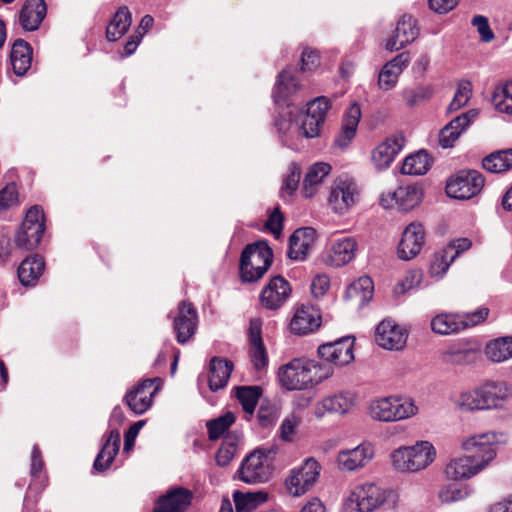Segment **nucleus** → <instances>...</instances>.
<instances>
[{
    "instance_id": "f257e3e1",
    "label": "nucleus",
    "mask_w": 512,
    "mask_h": 512,
    "mask_svg": "<svg viewBox=\"0 0 512 512\" xmlns=\"http://www.w3.org/2000/svg\"><path fill=\"white\" fill-rule=\"evenodd\" d=\"M496 443L497 435L493 432L469 437L462 443V448L471 455L451 459L445 467V476L453 481L472 478L494 459Z\"/></svg>"
},
{
    "instance_id": "f03ea898",
    "label": "nucleus",
    "mask_w": 512,
    "mask_h": 512,
    "mask_svg": "<svg viewBox=\"0 0 512 512\" xmlns=\"http://www.w3.org/2000/svg\"><path fill=\"white\" fill-rule=\"evenodd\" d=\"M512 398V384L488 380L473 390L461 393L458 405L466 411L503 408Z\"/></svg>"
},
{
    "instance_id": "7ed1b4c3",
    "label": "nucleus",
    "mask_w": 512,
    "mask_h": 512,
    "mask_svg": "<svg viewBox=\"0 0 512 512\" xmlns=\"http://www.w3.org/2000/svg\"><path fill=\"white\" fill-rule=\"evenodd\" d=\"M398 502L397 493L374 482H366L356 486L343 504V512H374L387 507H395Z\"/></svg>"
},
{
    "instance_id": "20e7f679",
    "label": "nucleus",
    "mask_w": 512,
    "mask_h": 512,
    "mask_svg": "<svg viewBox=\"0 0 512 512\" xmlns=\"http://www.w3.org/2000/svg\"><path fill=\"white\" fill-rule=\"evenodd\" d=\"M333 374L332 367L314 361L293 359L279 369L281 385L287 390H302L318 384Z\"/></svg>"
},
{
    "instance_id": "39448f33",
    "label": "nucleus",
    "mask_w": 512,
    "mask_h": 512,
    "mask_svg": "<svg viewBox=\"0 0 512 512\" xmlns=\"http://www.w3.org/2000/svg\"><path fill=\"white\" fill-rule=\"evenodd\" d=\"M436 457L434 446L428 441H419L413 446H403L390 455L392 466L401 472H418L427 468Z\"/></svg>"
},
{
    "instance_id": "423d86ee",
    "label": "nucleus",
    "mask_w": 512,
    "mask_h": 512,
    "mask_svg": "<svg viewBox=\"0 0 512 512\" xmlns=\"http://www.w3.org/2000/svg\"><path fill=\"white\" fill-rule=\"evenodd\" d=\"M275 451L272 448H258L247 455L237 471L238 478L247 484L264 483L273 471Z\"/></svg>"
},
{
    "instance_id": "0eeeda50",
    "label": "nucleus",
    "mask_w": 512,
    "mask_h": 512,
    "mask_svg": "<svg viewBox=\"0 0 512 512\" xmlns=\"http://www.w3.org/2000/svg\"><path fill=\"white\" fill-rule=\"evenodd\" d=\"M368 411L373 420L395 422L413 417L418 407L410 398L389 396L372 400Z\"/></svg>"
},
{
    "instance_id": "6e6552de",
    "label": "nucleus",
    "mask_w": 512,
    "mask_h": 512,
    "mask_svg": "<svg viewBox=\"0 0 512 512\" xmlns=\"http://www.w3.org/2000/svg\"><path fill=\"white\" fill-rule=\"evenodd\" d=\"M272 263V251L264 242L248 244L240 257V275L243 282L259 280Z\"/></svg>"
},
{
    "instance_id": "1a4fd4ad",
    "label": "nucleus",
    "mask_w": 512,
    "mask_h": 512,
    "mask_svg": "<svg viewBox=\"0 0 512 512\" xmlns=\"http://www.w3.org/2000/svg\"><path fill=\"white\" fill-rule=\"evenodd\" d=\"M272 263V251L264 242L248 244L240 257V275L243 282L259 280Z\"/></svg>"
},
{
    "instance_id": "9d476101",
    "label": "nucleus",
    "mask_w": 512,
    "mask_h": 512,
    "mask_svg": "<svg viewBox=\"0 0 512 512\" xmlns=\"http://www.w3.org/2000/svg\"><path fill=\"white\" fill-rule=\"evenodd\" d=\"M272 263V251L264 242L248 244L240 257V275L243 282L259 280Z\"/></svg>"
},
{
    "instance_id": "9b49d317",
    "label": "nucleus",
    "mask_w": 512,
    "mask_h": 512,
    "mask_svg": "<svg viewBox=\"0 0 512 512\" xmlns=\"http://www.w3.org/2000/svg\"><path fill=\"white\" fill-rule=\"evenodd\" d=\"M484 176L477 170H461L452 175L446 183V194L457 200H469L483 189Z\"/></svg>"
},
{
    "instance_id": "f8f14e48",
    "label": "nucleus",
    "mask_w": 512,
    "mask_h": 512,
    "mask_svg": "<svg viewBox=\"0 0 512 512\" xmlns=\"http://www.w3.org/2000/svg\"><path fill=\"white\" fill-rule=\"evenodd\" d=\"M44 213L38 206L31 207L15 236V244L18 248L30 251L35 249L44 234Z\"/></svg>"
},
{
    "instance_id": "ddd939ff",
    "label": "nucleus",
    "mask_w": 512,
    "mask_h": 512,
    "mask_svg": "<svg viewBox=\"0 0 512 512\" xmlns=\"http://www.w3.org/2000/svg\"><path fill=\"white\" fill-rule=\"evenodd\" d=\"M359 188L349 176H339L333 183L328 198L331 209L340 215L347 213L359 201Z\"/></svg>"
},
{
    "instance_id": "4468645a",
    "label": "nucleus",
    "mask_w": 512,
    "mask_h": 512,
    "mask_svg": "<svg viewBox=\"0 0 512 512\" xmlns=\"http://www.w3.org/2000/svg\"><path fill=\"white\" fill-rule=\"evenodd\" d=\"M320 471L321 466L315 459H306L300 467L291 470L286 478L285 485L288 493L294 497L304 495L317 482Z\"/></svg>"
},
{
    "instance_id": "2eb2a0df",
    "label": "nucleus",
    "mask_w": 512,
    "mask_h": 512,
    "mask_svg": "<svg viewBox=\"0 0 512 512\" xmlns=\"http://www.w3.org/2000/svg\"><path fill=\"white\" fill-rule=\"evenodd\" d=\"M329 108L330 102L325 96L317 97L308 102L306 113L302 117V124L295 130L296 133L305 138L318 136Z\"/></svg>"
},
{
    "instance_id": "dca6fc26",
    "label": "nucleus",
    "mask_w": 512,
    "mask_h": 512,
    "mask_svg": "<svg viewBox=\"0 0 512 512\" xmlns=\"http://www.w3.org/2000/svg\"><path fill=\"white\" fill-rule=\"evenodd\" d=\"M160 381V378L143 379L126 392L123 400L134 414H144L151 407L152 399L159 390L158 386L153 385Z\"/></svg>"
},
{
    "instance_id": "f3484780",
    "label": "nucleus",
    "mask_w": 512,
    "mask_h": 512,
    "mask_svg": "<svg viewBox=\"0 0 512 512\" xmlns=\"http://www.w3.org/2000/svg\"><path fill=\"white\" fill-rule=\"evenodd\" d=\"M198 325V314L194 306L182 301L173 318V328L180 344L187 343L195 334Z\"/></svg>"
},
{
    "instance_id": "a211bd4d",
    "label": "nucleus",
    "mask_w": 512,
    "mask_h": 512,
    "mask_svg": "<svg viewBox=\"0 0 512 512\" xmlns=\"http://www.w3.org/2000/svg\"><path fill=\"white\" fill-rule=\"evenodd\" d=\"M407 337V330L390 319L383 320L376 327L375 341L386 350H401Z\"/></svg>"
},
{
    "instance_id": "6ab92c4d",
    "label": "nucleus",
    "mask_w": 512,
    "mask_h": 512,
    "mask_svg": "<svg viewBox=\"0 0 512 512\" xmlns=\"http://www.w3.org/2000/svg\"><path fill=\"white\" fill-rule=\"evenodd\" d=\"M402 134H393L379 143L372 151L371 161L377 171L386 170L404 147Z\"/></svg>"
},
{
    "instance_id": "aec40b11",
    "label": "nucleus",
    "mask_w": 512,
    "mask_h": 512,
    "mask_svg": "<svg viewBox=\"0 0 512 512\" xmlns=\"http://www.w3.org/2000/svg\"><path fill=\"white\" fill-rule=\"evenodd\" d=\"M354 339L342 337L333 342L322 344L318 348L319 356L328 363L334 365H347L354 359Z\"/></svg>"
},
{
    "instance_id": "412c9836",
    "label": "nucleus",
    "mask_w": 512,
    "mask_h": 512,
    "mask_svg": "<svg viewBox=\"0 0 512 512\" xmlns=\"http://www.w3.org/2000/svg\"><path fill=\"white\" fill-rule=\"evenodd\" d=\"M425 243V230L421 223L412 222L403 231L398 245V256L402 260H411L422 250Z\"/></svg>"
},
{
    "instance_id": "4be33fe9",
    "label": "nucleus",
    "mask_w": 512,
    "mask_h": 512,
    "mask_svg": "<svg viewBox=\"0 0 512 512\" xmlns=\"http://www.w3.org/2000/svg\"><path fill=\"white\" fill-rule=\"evenodd\" d=\"M373 457V445L369 442H363L352 449L339 451L337 465L342 471H355L367 465Z\"/></svg>"
},
{
    "instance_id": "5701e85b",
    "label": "nucleus",
    "mask_w": 512,
    "mask_h": 512,
    "mask_svg": "<svg viewBox=\"0 0 512 512\" xmlns=\"http://www.w3.org/2000/svg\"><path fill=\"white\" fill-rule=\"evenodd\" d=\"M321 325L320 311L310 304L296 307L290 321L291 332L296 335H307L316 331Z\"/></svg>"
},
{
    "instance_id": "b1692460",
    "label": "nucleus",
    "mask_w": 512,
    "mask_h": 512,
    "mask_svg": "<svg viewBox=\"0 0 512 512\" xmlns=\"http://www.w3.org/2000/svg\"><path fill=\"white\" fill-rule=\"evenodd\" d=\"M291 287L282 276L273 277L260 294L261 305L269 310L279 309L289 298Z\"/></svg>"
},
{
    "instance_id": "393cba45",
    "label": "nucleus",
    "mask_w": 512,
    "mask_h": 512,
    "mask_svg": "<svg viewBox=\"0 0 512 512\" xmlns=\"http://www.w3.org/2000/svg\"><path fill=\"white\" fill-rule=\"evenodd\" d=\"M355 401L356 395L353 392L341 391L317 402L314 407V415L321 419L327 413L345 414L354 406Z\"/></svg>"
},
{
    "instance_id": "a878e982",
    "label": "nucleus",
    "mask_w": 512,
    "mask_h": 512,
    "mask_svg": "<svg viewBox=\"0 0 512 512\" xmlns=\"http://www.w3.org/2000/svg\"><path fill=\"white\" fill-rule=\"evenodd\" d=\"M192 499L191 490L174 487L158 498L153 512H184L191 505Z\"/></svg>"
},
{
    "instance_id": "bb28decb",
    "label": "nucleus",
    "mask_w": 512,
    "mask_h": 512,
    "mask_svg": "<svg viewBox=\"0 0 512 512\" xmlns=\"http://www.w3.org/2000/svg\"><path fill=\"white\" fill-rule=\"evenodd\" d=\"M418 36L416 20L409 15H403L395 28L393 35L387 39L385 48L389 51H398L412 43Z\"/></svg>"
},
{
    "instance_id": "cd10ccee",
    "label": "nucleus",
    "mask_w": 512,
    "mask_h": 512,
    "mask_svg": "<svg viewBox=\"0 0 512 512\" xmlns=\"http://www.w3.org/2000/svg\"><path fill=\"white\" fill-rule=\"evenodd\" d=\"M476 116L475 110H469L451 120L439 133V145L442 148H451Z\"/></svg>"
},
{
    "instance_id": "c85d7f7f",
    "label": "nucleus",
    "mask_w": 512,
    "mask_h": 512,
    "mask_svg": "<svg viewBox=\"0 0 512 512\" xmlns=\"http://www.w3.org/2000/svg\"><path fill=\"white\" fill-rule=\"evenodd\" d=\"M356 250L357 242L354 238L348 236L335 238L331 242L327 263L334 267L343 266L355 257Z\"/></svg>"
},
{
    "instance_id": "c756f323",
    "label": "nucleus",
    "mask_w": 512,
    "mask_h": 512,
    "mask_svg": "<svg viewBox=\"0 0 512 512\" xmlns=\"http://www.w3.org/2000/svg\"><path fill=\"white\" fill-rule=\"evenodd\" d=\"M315 233L311 227L295 230L289 239L288 257L295 261L305 260L314 245Z\"/></svg>"
},
{
    "instance_id": "7c9ffc66",
    "label": "nucleus",
    "mask_w": 512,
    "mask_h": 512,
    "mask_svg": "<svg viewBox=\"0 0 512 512\" xmlns=\"http://www.w3.org/2000/svg\"><path fill=\"white\" fill-rule=\"evenodd\" d=\"M47 15L44 0H27L19 12V23L25 31L37 30Z\"/></svg>"
},
{
    "instance_id": "2f4dec72",
    "label": "nucleus",
    "mask_w": 512,
    "mask_h": 512,
    "mask_svg": "<svg viewBox=\"0 0 512 512\" xmlns=\"http://www.w3.org/2000/svg\"><path fill=\"white\" fill-rule=\"evenodd\" d=\"M361 119V108L353 103L345 112L340 133L334 143L337 147L344 149L348 147L356 135L359 121Z\"/></svg>"
},
{
    "instance_id": "473e14b6",
    "label": "nucleus",
    "mask_w": 512,
    "mask_h": 512,
    "mask_svg": "<svg viewBox=\"0 0 512 512\" xmlns=\"http://www.w3.org/2000/svg\"><path fill=\"white\" fill-rule=\"evenodd\" d=\"M299 87V81L291 74L290 70H282L278 74L272 94L275 104L279 106L286 105V107L289 108L290 104L287 100L299 89Z\"/></svg>"
},
{
    "instance_id": "72a5a7b5",
    "label": "nucleus",
    "mask_w": 512,
    "mask_h": 512,
    "mask_svg": "<svg viewBox=\"0 0 512 512\" xmlns=\"http://www.w3.org/2000/svg\"><path fill=\"white\" fill-rule=\"evenodd\" d=\"M32 47L23 39H17L11 49L10 60L14 73L23 76L31 67Z\"/></svg>"
},
{
    "instance_id": "f704fd0d",
    "label": "nucleus",
    "mask_w": 512,
    "mask_h": 512,
    "mask_svg": "<svg viewBox=\"0 0 512 512\" xmlns=\"http://www.w3.org/2000/svg\"><path fill=\"white\" fill-rule=\"evenodd\" d=\"M209 371V388L211 391L216 392L226 387L233 371V363L214 357L210 361Z\"/></svg>"
},
{
    "instance_id": "c9c22d12",
    "label": "nucleus",
    "mask_w": 512,
    "mask_h": 512,
    "mask_svg": "<svg viewBox=\"0 0 512 512\" xmlns=\"http://www.w3.org/2000/svg\"><path fill=\"white\" fill-rule=\"evenodd\" d=\"M45 268L44 260L38 256L33 255L27 257L21 262L18 267V278L22 285L33 286L38 281Z\"/></svg>"
},
{
    "instance_id": "e433bc0d",
    "label": "nucleus",
    "mask_w": 512,
    "mask_h": 512,
    "mask_svg": "<svg viewBox=\"0 0 512 512\" xmlns=\"http://www.w3.org/2000/svg\"><path fill=\"white\" fill-rule=\"evenodd\" d=\"M330 171V164L325 162L314 163L308 168L303 180V194L306 198H310L316 193L317 187L329 175Z\"/></svg>"
},
{
    "instance_id": "4c0bfd02",
    "label": "nucleus",
    "mask_w": 512,
    "mask_h": 512,
    "mask_svg": "<svg viewBox=\"0 0 512 512\" xmlns=\"http://www.w3.org/2000/svg\"><path fill=\"white\" fill-rule=\"evenodd\" d=\"M120 432L112 429L107 436L101 451L98 452V472H103L110 468L120 449Z\"/></svg>"
},
{
    "instance_id": "58836bf2",
    "label": "nucleus",
    "mask_w": 512,
    "mask_h": 512,
    "mask_svg": "<svg viewBox=\"0 0 512 512\" xmlns=\"http://www.w3.org/2000/svg\"><path fill=\"white\" fill-rule=\"evenodd\" d=\"M132 23V15L126 6L120 7L106 27V37L114 42L120 39L129 29Z\"/></svg>"
},
{
    "instance_id": "ea45409f",
    "label": "nucleus",
    "mask_w": 512,
    "mask_h": 512,
    "mask_svg": "<svg viewBox=\"0 0 512 512\" xmlns=\"http://www.w3.org/2000/svg\"><path fill=\"white\" fill-rule=\"evenodd\" d=\"M399 209L409 211L422 200V191L414 185L400 186L392 194Z\"/></svg>"
},
{
    "instance_id": "a19ab883",
    "label": "nucleus",
    "mask_w": 512,
    "mask_h": 512,
    "mask_svg": "<svg viewBox=\"0 0 512 512\" xmlns=\"http://www.w3.org/2000/svg\"><path fill=\"white\" fill-rule=\"evenodd\" d=\"M235 391L236 398L245 412L246 419L249 420L253 416L262 395V389L259 386H238Z\"/></svg>"
},
{
    "instance_id": "79ce46f5",
    "label": "nucleus",
    "mask_w": 512,
    "mask_h": 512,
    "mask_svg": "<svg viewBox=\"0 0 512 512\" xmlns=\"http://www.w3.org/2000/svg\"><path fill=\"white\" fill-rule=\"evenodd\" d=\"M431 330L439 335H450L462 331L458 313H440L431 319Z\"/></svg>"
},
{
    "instance_id": "37998d69",
    "label": "nucleus",
    "mask_w": 512,
    "mask_h": 512,
    "mask_svg": "<svg viewBox=\"0 0 512 512\" xmlns=\"http://www.w3.org/2000/svg\"><path fill=\"white\" fill-rule=\"evenodd\" d=\"M267 499L268 495L263 491L246 493L235 491L233 494L236 512H252L266 502Z\"/></svg>"
},
{
    "instance_id": "c03bdc74",
    "label": "nucleus",
    "mask_w": 512,
    "mask_h": 512,
    "mask_svg": "<svg viewBox=\"0 0 512 512\" xmlns=\"http://www.w3.org/2000/svg\"><path fill=\"white\" fill-rule=\"evenodd\" d=\"M431 166V160L426 151L420 150L407 156L402 164L401 172L407 175H424Z\"/></svg>"
},
{
    "instance_id": "a18cd8bd",
    "label": "nucleus",
    "mask_w": 512,
    "mask_h": 512,
    "mask_svg": "<svg viewBox=\"0 0 512 512\" xmlns=\"http://www.w3.org/2000/svg\"><path fill=\"white\" fill-rule=\"evenodd\" d=\"M482 166L491 173H503L510 170L512 168V149L491 153L483 159Z\"/></svg>"
},
{
    "instance_id": "49530a36",
    "label": "nucleus",
    "mask_w": 512,
    "mask_h": 512,
    "mask_svg": "<svg viewBox=\"0 0 512 512\" xmlns=\"http://www.w3.org/2000/svg\"><path fill=\"white\" fill-rule=\"evenodd\" d=\"M455 258L456 254L452 248H444L436 252L429 266L430 275L437 278L443 277Z\"/></svg>"
},
{
    "instance_id": "de8ad7c7",
    "label": "nucleus",
    "mask_w": 512,
    "mask_h": 512,
    "mask_svg": "<svg viewBox=\"0 0 512 512\" xmlns=\"http://www.w3.org/2000/svg\"><path fill=\"white\" fill-rule=\"evenodd\" d=\"M492 103L499 112L512 115V80L495 88Z\"/></svg>"
},
{
    "instance_id": "09e8293b",
    "label": "nucleus",
    "mask_w": 512,
    "mask_h": 512,
    "mask_svg": "<svg viewBox=\"0 0 512 512\" xmlns=\"http://www.w3.org/2000/svg\"><path fill=\"white\" fill-rule=\"evenodd\" d=\"M373 281L368 276H363L354 281L347 289L348 296H359L361 305L369 302L373 295Z\"/></svg>"
},
{
    "instance_id": "8fccbe9b",
    "label": "nucleus",
    "mask_w": 512,
    "mask_h": 512,
    "mask_svg": "<svg viewBox=\"0 0 512 512\" xmlns=\"http://www.w3.org/2000/svg\"><path fill=\"white\" fill-rule=\"evenodd\" d=\"M235 417L231 412L207 422L208 436L211 441L219 439L234 423Z\"/></svg>"
},
{
    "instance_id": "3c124183",
    "label": "nucleus",
    "mask_w": 512,
    "mask_h": 512,
    "mask_svg": "<svg viewBox=\"0 0 512 512\" xmlns=\"http://www.w3.org/2000/svg\"><path fill=\"white\" fill-rule=\"evenodd\" d=\"M470 494L471 489L467 486L448 484L439 490L438 498L442 503H453L467 498Z\"/></svg>"
},
{
    "instance_id": "603ef678",
    "label": "nucleus",
    "mask_w": 512,
    "mask_h": 512,
    "mask_svg": "<svg viewBox=\"0 0 512 512\" xmlns=\"http://www.w3.org/2000/svg\"><path fill=\"white\" fill-rule=\"evenodd\" d=\"M484 352L486 357L495 363L510 359L504 337L489 341L485 346Z\"/></svg>"
},
{
    "instance_id": "864d4df0",
    "label": "nucleus",
    "mask_w": 512,
    "mask_h": 512,
    "mask_svg": "<svg viewBox=\"0 0 512 512\" xmlns=\"http://www.w3.org/2000/svg\"><path fill=\"white\" fill-rule=\"evenodd\" d=\"M489 313V308L484 306L479 307L472 312L458 313L462 331L484 323L487 320Z\"/></svg>"
},
{
    "instance_id": "5fc2aeb1",
    "label": "nucleus",
    "mask_w": 512,
    "mask_h": 512,
    "mask_svg": "<svg viewBox=\"0 0 512 512\" xmlns=\"http://www.w3.org/2000/svg\"><path fill=\"white\" fill-rule=\"evenodd\" d=\"M301 178V168L297 163H291L288 168V174L283 180L280 190L283 199L290 197L296 191Z\"/></svg>"
},
{
    "instance_id": "6e6d98bb",
    "label": "nucleus",
    "mask_w": 512,
    "mask_h": 512,
    "mask_svg": "<svg viewBox=\"0 0 512 512\" xmlns=\"http://www.w3.org/2000/svg\"><path fill=\"white\" fill-rule=\"evenodd\" d=\"M472 95V85L469 81L459 83L456 93L448 107L450 112L457 111L462 108L470 100Z\"/></svg>"
},
{
    "instance_id": "4d7b16f0",
    "label": "nucleus",
    "mask_w": 512,
    "mask_h": 512,
    "mask_svg": "<svg viewBox=\"0 0 512 512\" xmlns=\"http://www.w3.org/2000/svg\"><path fill=\"white\" fill-rule=\"evenodd\" d=\"M275 127L279 133V137L284 146L295 149L297 145L293 142L291 131L293 128L292 120L286 118V115H280L279 118L275 119Z\"/></svg>"
},
{
    "instance_id": "13d9d810",
    "label": "nucleus",
    "mask_w": 512,
    "mask_h": 512,
    "mask_svg": "<svg viewBox=\"0 0 512 512\" xmlns=\"http://www.w3.org/2000/svg\"><path fill=\"white\" fill-rule=\"evenodd\" d=\"M18 205V190L14 183H9L0 190V214Z\"/></svg>"
},
{
    "instance_id": "bf43d9fd",
    "label": "nucleus",
    "mask_w": 512,
    "mask_h": 512,
    "mask_svg": "<svg viewBox=\"0 0 512 512\" xmlns=\"http://www.w3.org/2000/svg\"><path fill=\"white\" fill-rule=\"evenodd\" d=\"M236 451V442L230 437H225L216 454V463L219 466H227L235 456Z\"/></svg>"
},
{
    "instance_id": "052dcab7",
    "label": "nucleus",
    "mask_w": 512,
    "mask_h": 512,
    "mask_svg": "<svg viewBox=\"0 0 512 512\" xmlns=\"http://www.w3.org/2000/svg\"><path fill=\"white\" fill-rule=\"evenodd\" d=\"M258 423L263 428L273 426L278 419L277 408L270 403H262L257 413Z\"/></svg>"
},
{
    "instance_id": "680f3d73",
    "label": "nucleus",
    "mask_w": 512,
    "mask_h": 512,
    "mask_svg": "<svg viewBox=\"0 0 512 512\" xmlns=\"http://www.w3.org/2000/svg\"><path fill=\"white\" fill-rule=\"evenodd\" d=\"M398 78L399 71H395V69L385 64L379 73L378 84L381 89L389 90L397 84Z\"/></svg>"
},
{
    "instance_id": "e2e57ef3",
    "label": "nucleus",
    "mask_w": 512,
    "mask_h": 512,
    "mask_svg": "<svg viewBox=\"0 0 512 512\" xmlns=\"http://www.w3.org/2000/svg\"><path fill=\"white\" fill-rule=\"evenodd\" d=\"M471 24L477 29L483 42H491L494 39V33L489 26L488 18L482 15H475Z\"/></svg>"
},
{
    "instance_id": "0e129e2a",
    "label": "nucleus",
    "mask_w": 512,
    "mask_h": 512,
    "mask_svg": "<svg viewBox=\"0 0 512 512\" xmlns=\"http://www.w3.org/2000/svg\"><path fill=\"white\" fill-rule=\"evenodd\" d=\"M250 357L254 367L260 370L267 366L268 356L263 343L250 344Z\"/></svg>"
},
{
    "instance_id": "69168bd1",
    "label": "nucleus",
    "mask_w": 512,
    "mask_h": 512,
    "mask_svg": "<svg viewBox=\"0 0 512 512\" xmlns=\"http://www.w3.org/2000/svg\"><path fill=\"white\" fill-rule=\"evenodd\" d=\"M474 352L469 349L449 351L446 354L448 362L457 365H467L472 361Z\"/></svg>"
},
{
    "instance_id": "338daca9",
    "label": "nucleus",
    "mask_w": 512,
    "mask_h": 512,
    "mask_svg": "<svg viewBox=\"0 0 512 512\" xmlns=\"http://www.w3.org/2000/svg\"><path fill=\"white\" fill-rule=\"evenodd\" d=\"M265 226L275 238L280 237L283 228V216L279 208H275V210L270 214Z\"/></svg>"
},
{
    "instance_id": "774afa93",
    "label": "nucleus",
    "mask_w": 512,
    "mask_h": 512,
    "mask_svg": "<svg viewBox=\"0 0 512 512\" xmlns=\"http://www.w3.org/2000/svg\"><path fill=\"white\" fill-rule=\"evenodd\" d=\"M319 65V55L316 51L305 48L301 55V70L312 71Z\"/></svg>"
}]
</instances>
